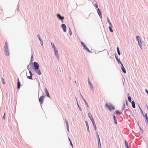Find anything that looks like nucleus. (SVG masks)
<instances>
[{
  "label": "nucleus",
  "mask_w": 148,
  "mask_h": 148,
  "mask_svg": "<svg viewBox=\"0 0 148 148\" xmlns=\"http://www.w3.org/2000/svg\"><path fill=\"white\" fill-rule=\"evenodd\" d=\"M51 44L52 46V48L54 49H56V47L54 43L51 42Z\"/></svg>",
  "instance_id": "bb28decb"
},
{
  "label": "nucleus",
  "mask_w": 148,
  "mask_h": 148,
  "mask_svg": "<svg viewBox=\"0 0 148 148\" xmlns=\"http://www.w3.org/2000/svg\"><path fill=\"white\" fill-rule=\"evenodd\" d=\"M54 51L55 56L57 57V58L58 59L59 55L58 50L56 49H55L54 50Z\"/></svg>",
  "instance_id": "2eb2a0df"
},
{
  "label": "nucleus",
  "mask_w": 148,
  "mask_h": 148,
  "mask_svg": "<svg viewBox=\"0 0 148 148\" xmlns=\"http://www.w3.org/2000/svg\"><path fill=\"white\" fill-rule=\"evenodd\" d=\"M31 67L37 74L39 75H41V73L39 69L40 66L38 63L36 62H34L33 65H31Z\"/></svg>",
  "instance_id": "f257e3e1"
},
{
  "label": "nucleus",
  "mask_w": 148,
  "mask_h": 148,
  "mask_svg": "<svg viewBox=\"0 0 148 148\" xmlns=\"http://www.w3.org/2000/svg\"><path fill=\"white\" fill-rule=\"evenodd\" d=\"M62 28L63 29L64 32H65L66 31V27L64 24H62L61 25Z\"/></svg>",
  "instance_id": "39448f33"
},
{
  "label": "nucleus",
  "mask_w": 148,
  "mask_h": 148,
  "mask_svg": "<svg viewBox=\"0 0 148 148\" xmlns=\"http://www.w3.org/2000/svg\"><path fill=\"white\" fill-rule=\"evenodd\" d=\"M81 97H82V98L83 97L82 96V95H81Z\"/></svg>",
  "instance_id": "bf43d9fd"
},
{
  "label": "nucleus",
  "mask_w": 148,
  "mask_h": 148,
  "mask_svg": "<svg viewBox=\"0 0 148 148\" xmlns=\"http://www.w3.org/2000/svg\"><path fill=\"white\" fill-rule=\"evenodd\" d=\"M65 122H66V125H69L68 122V121L66 119H65Z\"/></svg>",
  "instance_id": "c03bdc74"
},
{
  "label": "nucleus",
  "mask_w": 148,
  "mask_h": 148,
  "mask_svg": "<svg viewBox=\"0 0 148 148\" xmlns=\"http://www.w3.org/2000/svg\"><path fill=\"white\" fill-rule=\"evenodd\" d=\"M138 106H139V108L140 109V112L141 114L143 116H144V113H143V112L142 110L140 108V107L139 105H138Z\"/></svg>",
  "instance_id": "2f4dec72"
},
{
  "label": "nucleus",
  "mask_w": 148,
  "mask_h": 148,
  "mask_svg": "<svg viewBox=\"0 0 148 148\" xmlns=\"http://www.w3.org/2000/svg\"><path fill=\"white\" fill-rule=\"evenodd\" d=\"M97 134V139L98 142L99 143V144L100 143V139L97 131L96 132Z\"/></svg>",
  "instance_id": "6ab92c4d"
},
{
  "label": "nucleus",
  "mask_w": 148,
  "mask_h": 148,
  "mask_svg": "<svg viewBox=\"0 0 148 148\" xmlns=\"http://www.w3.org/2000/svg\"><path fill=\"white\" fill-rule=\"evenodd\" d=\"M116 49L118 55H121V52L119 51V47H117L116 48Z\"/></svg>",
  "instance_id": "c85d7f7f"
},
{
  "label": "nucleus",
  "mask_w": 148,
  "mask_h": 148,
  "mask_svg": "<svg viewBox=\"0 0 148 148\" xmlns=\"http://www.w3.org/2000/svg\"><path fill=\"white\" fill-rule=\"evenodd\" d=\"M114 114H122V112H120L118 110H116L114 112Z\"/></svg>",
  "instance_id": "aec40b11"
},
{
  "label": "nucleus",
  "mask_w": 148,
  "mask_h": 148,
  "mask_svg": "<svg viewBox=\"0 0 148 148\" xmlns=\"http://www.w3.org/2000/svg\"><path fill=\"white\" fill-rule=\"evenodd\" d=\"M3 119L5 120V112L4 113V115L3 116Z\"/></svg>",
  "instance_id": "58836bf2"
},
{
  "label": "nucleus",
  "mask_w": 148,
  "mask_h": 148,
  "mask_svg": "<svg viewBox=\"0 0 148 148\" xmlns=\"http://www.w3.org/2000/svg\"><path fill=\"white\" fill-rule=\"evenodd\" d=\"M33 55L32 54V56H31L30 62L29 64H31V65H33V64H32V62H33Z\"/></svg>",
  "instance_id": "5701e85b"
},
{
  "label": "nucleus",
  "mask_w": 148,
  "mask_h": 148,
  "mask_svg": "<svg viewBox=\"0 0 148 148\" xmlns=\"http://www.w3.org/2000/svg\"><path fill=\"white\" fill-rule=\"evenodd\" d=\"M37 37L40 40V45H41V46H42L43 44V41L41 39L39 34H38V35H37Z\"/></svg>",
  "instance_id": "0eeeda50"
},
{
  "label": "nucleus",
  "mask_w": 148,
  "mask_h": 148,
  "mask_svg": "<svg viewBox=\"0 0 148 148\" xmlns=\"http://www.w3.org/2000/svg\"><path fill=\"white\" fill-rule=\"evenodd\" d=\"M5 49L4 52L5 55L7 56H8L10 55L9 50L8 48V44L6 41L4 47Z\"/></svg>",
  "instance_id": "f03ea898"
},
{
  "label": "nucleus",
  "mask_w": 148,
  "mask_h": 148,
  "mask_svg": "<svg viewBox=\"0 0 148 148\" xmlns=\"http://www.w3.org/2000/svg\"><path fill=\"white\" fill-rule=\"evenodd\" d=\"M140 129L141 130V131H142V133H143V130L142 129H141V128H140Z\"/></svg>",
  "instance_id": "8fccbe9b"
},
{
  "label": "nucleus",
  "mask_w": 148,
  "mask_h": 148,
  "mask_svg": "<svg viewBox=\"0 0 148 148\" xmlns=\"http://www.w3.org/2000/svg\"><path fill=\"white\" fill-rule=\"evenodd\" d=\"M125 146L126 147V148H129V147L128 145V143L127 142L126 140H125Z\"/></svg>",
  "instance_id": "7c9ffc66"
},
{
  "label": "nucleus",
  "mask_w": 148,
  "mask_h": 148,
  "mask_svg": "<svg viewBox=\"0 0 148 148\" xmlns=\"http://www.w3.org/2000/svg\"><path fill=\"white\" fill-rule=\"evenodd\" d=\"M94 128L95 130V131L96 130H97V127H96V126H94Z\"/></svg>",
  "instance_id": "49530a36"
},
{
  "label": "nucleus",
  "mask_w": 148,
  "mask_h": 148,
  "mask_svg": "<svg viewBox=\"0 0 148 148\" xmlns=\"http://www.w3.org/2000/svg\"><path fill=\"white\" fill-rule=\"evenodd\" d=\"M1 80L2 81L3 83V84H5V81H4V79L3 77H2V78H1Z\"/></svg>",
  "instance_id": "c9c22d12"
},
{
  "label": "nucleus",
  "mask_w": 148,
  "mask_h": 148,
  "mask_svg": "<svg viewBox=\"0 0 148 148\" xmlns=\"http://www.w3.org/2000/svg\"><path fill=\"white\" fill-rule=\"evenodd\" d=\"M69 31H71V29H70V28H69Z\"/></svg>",
  "instance_id": "4d7b16f0"
},
{
  "label": "nucleus",
  "mask_w": 148,
  "mask_h": 148,
  "mask_svg": "<svg viewBox=\"0 0 148 148\" xmlns=\"http://www.w3.org/2000/svg\"><path fill=\"white\" fill-rule=\"evenodd\" d=\"M29 65H27V69H28V70H29Z\"/></svg>",
  "instance_id": "de8ad7c7"
},
{
  "label": "nucleus",
  "mask_w": 148,
  "mask_h": 148,
  "mask_svg": "<svg viewBox=\"0 0 148 148\" xmlns=\"http://www.w3.org/2000/svg\"><path fill=\"white\" fill-rule=\"evenodd\" d=\"M88 84L89 85L91 89L92 90V91L93 90L94 87H93V85H92V84L90 82V79H89V78L88 79Z\"/></svg>",
  "instance_id": "423d86ee"
},
{
  "label": "nucleus",
  "mask_w": 148,
  "mask_h": 148,
  "mask_svg": "<svg viewBox=\"0 0 148 148\" xmlns=\"http://www.w3.org/2000/svg\"><path fill=\"white\" fill-rule=\"evenodd\" d=\"M98 146L99 148H101V142H100V143L98 142Z\"/></svg>",
  "instance_id": "4c0bfd02"
},
{
  "label": "nucleus",
  "mask_w": 148,
  "mask_h": 148,
  "mask_svg": "<svg viewBox=\"0 0 148 148\" xmlns=\"http://www.w3.org/2000/svg\"><path fill=\"white\" fill-rule=\"evenodd\" d=\"M105 107L107 108L110 111H111L112 109L113 110H114L115 109V107L113 106L111 104H110V106L107 103L105 104Z\"/></svg>",
  "instance_id": "7ed1b4c3"
},
{
  "label": "nucleus",
  "mask_w": 148,
  "mask_h": 148,
  "mask_svg": "<svg viewBox=\"0 0 148 148\" xmlns=\"http://www.w3.org/2000/svg\"><path fill=\"white\" fill-rule=\"evenodd\" d=\"M57 17L59 19V20H61L62 19H64V17L63 16H62L60 14H57Z\"/></svg>",
  "instance_id": "4468645a"
},
{
  "label": "nucleus",
  "mask_w": 148,
  "mask_h": 148,
  "mask_svg": "<svg viewBox=\"0 0 148 148\" xmlns=\"http://www.w3.org/2000/svg\"><path fill=\"white\" fill-rule=\"evenodd\" d=\"M97 12L100 18H102L101 12L99 8H98L97 9Z\"/></svg>",
  "instance_id": "1a4fd4ad"
},
{
  "label": "nucleus",
  "mask_w": 148,
  "mask_h": 148,
  "mask_svg": "<svg viewBox=\"0 0 148 148\" xmlns=\"http://www.w3.org/2000/svg\"><path fill=\"white\" fill-rule=\"evenodd\" d=\"M17 89H19L21 87V83L19 80V79L18 78L17 79Z\"/></svg>",
  "instance_id": "9b49d317"
},
{
  "label": "nucleus",
  "mask_w": 148,
  "mask_h": 148,
  "mask_svg": "<svg viewBox=\"0 0 148 148\" xmlns=\"http://www.w3.org/2000/svg\"><path fill=\"white\" fill-rule=\"evenodd\" d=\"M44 97L42 96L40 97V98L39 99V101L40 103V104H42L43 103V102L44 101Z\"/></svg>",
  "instance_id": "9d476101"
},
{
  "label": "nucleus",
  "mask_w": 148,
  "mask_h": 148,
  "mask_svg": "<svg viewBox=\"0 0 148 148\" xmlns=\"http://www.w3.org/2000/svg\"><path fill=\"white\" fill-rule=\"evenodd\" d=\"M94 2H96V1L95 0H93V2L94 3Z\"/></svg>",
  "instance_id": "864d4df0"
},
{
  "label": "nucleus",
  "mask_w": 148,
  "mask_h": 148,
  "mask_svg": "<svg viewBox=\"0 0 148 148\" xmlns=\"http://www.w3.org/2000/svg\"><path fill=\"white\" fill-rule=\"evenodd\" d=\"M115 56L116 60L117 61L118 64H122L121 61L120 59L118 58V56L116 54H115Z\"/></svg>",
  "instance_id": "6e6552de"
},
{
  "label": "nucleus",
  "mask_w": 148,
  "mask_h": 148,
  "mask_svg": "<svg viewBox=\"0 0 148 148\" xmlns=\"http://www.w3.org/2000/svg\"><path fill=\"white\" fill-rule=\"evenodd\" d=\"M132 106L133 108H135L136 106L135 103V102L134 101H132L131 102Z\"/></svg>",
  "instance_id": "393cba45"
},
{
  "label": "nucleus",
  "mask_w": 148,
  "mask_h": 148,
  "mask_svg": "<svg viewBox=\"0 0 148 148\" xmlns=\"http://www.w3.org/2000/svg\"><path fill=\"white\" fill-rule=\"evenodd\" d=\"M29 73L30 74V76H27V77L29 79H32V76L33 75V74L30 71H29Z\"/></svg>",
  "instance_id": "dca6fc26"
},
{
  "label": "nucleus",
  "mask_w": 148,
  "mask_h": 148,
  "mask_svg": "<svg viewBox=\"0 0 148 148\" xmlns=\"http://www.w3.org/2000/svg\"><path fill=\"white\" fill-rule=\"evenodd\" d=\"M18 7V5L17 6V7Z\"/></svg>",
  "instance_id": "052dcab7"
},
{
  "label": "nucleus",
  "mask_w": 148,
  "mask_h": 148,
  "mask_svg": "<svg viewBox=\"0 0 148 148\" xmlns=\"http://www.w3.org/2000/svg\"><path fill=\"white\" fill-rule=\"evenodd\" d=\"M69 140L70 141H71V140H70V138H69Z\"/></svg>",
  "instance_id": "6e6d98bb"
},
{
  "label": "nucleus",
  "mask_w": 148,
  "mask_h": 148,
  "mask_svg": "<svg viewBox=\"0 0 148 148\" xmlns=\"http://www.w3.org/2000/svg\"><path fill=\"white\" fill-rule=\"evenodd\" d=\"M95 7L96 8H98V6L97 4V2H96V3L95 4Z\"/></svg>",
  "instance_id": "a19ab883"
},
{
  "label": "nucleus",
  "mask_w": 148,
  "mask_h": 148,
  "mask_svg": "<svg viewBox=\"0 0 148 148\" xmlns=\"http://www.w3.org/2000/svg\"><path fill=\"white\" fill-rule=\"evenodd\" d=\"M145 122L147 124H148V117L145 118Z\"/></svg>",
  "instance_id": "72a5a7b5"
},
{
  "label": "nucleus",
  "mask_w": 148,
  "mask_h": 148,
  "mask_svg": "<svg viewBox=\"0 0 148 148\" xmlns=\"http://www.w3.org/2000/svg\"><path fill=\"white\" fill-rule=\"evenodd\" d=\"M129 95V93H128V95H127L128 100L130 102H132V100H131V98L130 96H128Z\"/></svg>",
  "instance_id": "a878e982"
},
{
  "label": "nucleus",
  "mask_w": 148,
  "mask_h": 148,
  "mask_svg": "<svg viewBox=\"0 0 148 148\" xmlns=\"http://www.w3.org/2000/svg\"><path fill=\"white\" fill-rule=\"evenodd\" d=\"M125 103H124V105H123V106H124V108H123V110L124 108H125Z\"/></svg>",
  "instance_id": "09e8293b"
},
{
  "label": "nucleus",
  "mask_w": 148,
  "mask_h": 148,
  "mask_svg": "<svg viewBox=\"0 0 148 148\" xmlns=\"http://www.w3.org/2000/svg\"><path fill=\"white\" fill-rule=\"evenodd\" d=\"M113 117L114 120V123L115 124H117V120H116V117L114 114L113 115Z\"/></svg>",
  "instance_id": "412c9836"
},
{
  "label": "nucleus",
  "mask_w": 148,
  "mask_h": 148,
  "mask_svg": "<svg viewBox=\"0 0 148 148\" xmlns=\"http://www.w3.org/2000/svg\"><path fill=\"white\" fill-rule=\"evenodd\" d=\"M126 104L127 106L128 105L127 101V100L126 101Z\"/></svg>",
  "instance_id": "603ef678"
},
{
  "label": "nucleus",
  "mask_w": 148,
  "mask_h": 148,
  "mask_svg": "<svg viewBox=\"0 0 148 148\" xmlns=\"http://www.w3.org/2000/svg\"><path fill=\"white\" fill-rule=\"evenodd\" d=\"M75 83H76V81H75Z\"/></svg>",
  "instance_id": "13d9d810"
},
{
  "label": "nucleus",
  "mask_w": 148,
  "mask_h": 148,
  "mask_svg": "<svg viewBox=\"0 0 148 148\" xmlns=\"http://www.w3.org/2000/svg\"><path fill=\"white\" fill-rule=\"evenodd\" d=\"M70 143L71 146L72 147V148H73V145L71 141H70Z\"/></svg>",
  "instance_id": "ea45409f"
},
{
  "label": "nucleus",
  "mask_w": 148,
  "mask_h": 148,
  "mask_svg": "<svg viewBox=\"0 0 148 148\" xmlns=\"http://www.w3.org/2000/svg\"><path fill=\"white\" fill-rule=\"evenodd\" d=\"M77 105L78 107V108H79V110L80 111H82V108L80 107V106H79V105L78 104V102L77 101Z\"/></svg>",
  "instance_id": "f704fd0d"
},
{
  "label": "nucleus",
  "mask_w": 148,
  "mask_h": 148,
  "mask_svg": "<svg viewBox=\"0 0 148 148\" xmlns=\"http://www.w3.org/2000/svg\"><path fill=\"white\" fill-rule=\"evenodd\" d=\"M82 99L83 100V101H84V102L86 104V105L87 108H88L89 107V106H88V103L86 102V100L84 99V98L83 97H82Z\"/></svg>",
  "instance_id": "cd10ccee"
},
{
  "label": "nucleus",
  "mask_w": 148,
  "mask_h": 148,
  "mask_svg": "<svg viewBox=\"0 0 148 148\" xmlns=\"http://www.w3.org/2000/svg\"><path fill=\"white\" fill-rule=\"evenodd\" d=\"M81 42L82 45L83 46V47L89 53L91 52V51L89 50L88 48L82 42Z\"/></svg>",
  "instance_id": "20e7f679"
},
{
  "label": "nucleus",
  "mask_w": 148,
  "mask_h": 148,
  "mask_svg": "<svg viewBox=\"0 0 148 148\" xmlns=\"http://www.w3.org/2000/svg\"><path fill=\"white\" fill-rule=\"evenodd\" d=\"M107 21L108 23L110 25H112V23H111L110 21V20L109 19L108 17L107 18Z\"/></svg>",
  "instance_id": "473e14b6"
},
{
  "label": "nucleus",
  "mask_w": 148,
  "mask_h": 148,
  "mask_svg": "<svg viewBox=\"0 0 148 148\" xmlns=\"http://www.w3.org/2000/svg\"><path fill=\"white\" fill-rule=\"evenodd\" d=\"M85 123H86V127H87V130L88 132L89 133H90V130H89V126L88 123V122L86 121H85Z\"/></svg>",
  "instance_id": "a211bd4d"
},
{
  "label": "nucleus",
  "mask_w": 148,
  "mask_h": 148,
  "mask_svg": "<svg viewBox=\"0 0 148 148\" xmlns=\"http://www.w3.org/2000/svg\"><path fill=\"white\" fill-rule=\"evenodd\" d=\"M145 91L146 92H147L148 94V90H147V89H145Z\"/></svg>",
  "instance_id": "3c124183"
},
{
  "label": "nucleus",
  "mask_w": 148,
  "mask_h": 148,
  "mask_svg": "<svg viewBox=\"0 0 148 148\" xmlns=\"http://www.w3.org/2000/svg\"><path fill=\"white\" fill-rule=\"evenodd\" d=\"M144 116L145 117V118H146V117H148V116H147V114L146 113L145 115H144V116Z\"/></svg>",
  "instance_id": "79ce46f5"
},
{
  "label": "nucleus",
  "mask_w": 148,
  "mask_h": 148,
  "mask_svg": "<svg viewBox=\"0 0 148 148\" xmlns=\"http://www.w3.org/2000/svg\"><path fill=\"white\" fill-rule=\"evenodd\" d=\"M136 39L138 42H141V40L140 37L138 36H136Z\"/></svg>",
  "instance_id": "4be33fe9"
},
{
  "label": "nucleus",
  "mask_w": 148,
  "mask_h": 148,
  "mask_svg": "<svg viewBox=\"0 0 148 148\" xmlns=\"http://www.w3.org/2000/svg\"><path fill=\"white\" fill-rule=\"evenodd\" d=\"M121 64V68L122 71L124 73H126V71L125 68L123 66L122 63Z\"/></svg>",
  "instance_id": "f8f14e48"
},
{
  "label": "nucleus",
  "mask_w": 148,
  "mask_h": 148,
  "mask_svg": "<svg viewBox=\"0 0 148 148\" xmlns=\"http://www.w3.org/2000/svg\"><path fill=\"white\" fill-rule=\"evenodd\" d=\"M63 19H62V20H61V22L62 23H63Z\"/></svg>",
  "instance_id": "5fc2aeb1"
},
{
  "label": "nucleus",
  "mask_w": 148,
  "mask_h": 148,
  "mask_svg": "<svg viewBox=\"0 0 148 148\" xmlns=\"http://www.w3.org/2000/svg\"><path fill=\"white\" fill-rule=\"evenodd\" d=\"M138 44L139 46L142 49L143 46H142V43L141 42H141H138Z\"/></svg>",
  "instance_id": "c756f323"
},
{
  "label": "nucleus",
  "mask_w": 148,
  "mask_h": 148,
  "mask_svg": "<svg viewBox=\"0 0 148 148\" xmlns=\"http://www.w3.org/2000/svg\"><path fill=\"white\" fill-rule=\"evenodd\" d=\"M69 34H70V36H71L72 34V32L71 31H69Z\"/></svg>",
  "instance_id": "a18cd8bd"
},
{
  "label": "nucleus",
  "mask_w": 148,
  "mask_h": 148,
  "mask_svg": "<svg viewBox=\"0 0 148 148\" xmlns=\"http://www.w3.org/2000/svg\"><path fill=\"white\" fill-rule=\"evenodd\" d=\"M45 93L46 95L47 96V97L50 98V96L49 95V92H48L47 89V88H45Z\"/></svg>",
  "instance_id": "ddd939ff"
},
{
  "label": "nucleus",
  "mask_w": 148,
  "mask_h": 148,
  "mask_svg": "<svg viewBox=\"0 0 148 148\" xmlns=\"http://www.w3.org/2000/svg\"><path fill=\"white\" fill-rule=\"evenodd\" d=\"M66 128H67V130L69 132V125H66Z\"/></svg>",
  "instance_id": "37998d69"
},
{
  "label": "nucleus",
  "mask_w": 148,
  "mask_h": 148,
  "mask_svg": "<svg viewBox=\"0 0 148 148\" xmlns=\"http://www.w3.org/2000/svg\"><path fill=\"white\" fill-rule=\"evenodd\" d=\"M88 115L89 117L90 118V119L92 121H94V120L93 119V118L92 117L91 113H88Z\"/></svg>",
  "instance_id": "f3484780"
},
{
  "label": "nucleus",
  "mask_w": 148,
  "mask_h": 148,
  "mask_svg": "<svg viewBox=\"0 0 148 148\" xmlns=\"http://www.w3.org/2000/svg\"><path fill=\"white\" fill-rule=\"evenodd\" d=\"M112 25H110L109 27V29L110 31L111 32H113V29H112Z\"/></svg>",
  "instance_id": "b1692460"
},
{
  "label": "nucleus",
  "mask_w": 148,
  "mask_h": 148,
  "mask_svg": "<svg viewBox=\"0 0 148 148\" xmlns=\"http://www.w3.org/2000/svg\"><path fill=\"white\" fill-rule=\"evenodd\" d=\"M92 123L94 127L96 126V124L95 123V122L94 121H92Z\"/></svg>",
  "instance_id": "e433bc0d"
}]
</instances>
